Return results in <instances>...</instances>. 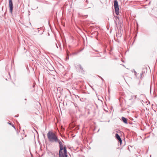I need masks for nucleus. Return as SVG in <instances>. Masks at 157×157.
I'll use <instances>...</instances> for the list:
<instances>
[{"label": "nucleus", "mask_w": 157, "mask_h": 157, "mask_svg": "<svg viewBox=\"0 0 157 157\" xmlns=\"http://www.w3.org/2000/svg\"><path fill=\"white\" fill-rule=\"evenodd\" d=\"M121 118L123 122H124L126 124H127L128 123L127 119H126L124 117H122Z\"/></svg>", "instance_id": "39448f33"}, {"label": "nucleus", "mask_w": 157, "mask_h": 157, "mask_svg": "<svg viewBox=\"0 0 157 157\" xmlns=\"http://www.w3.org/2000/svg\"><path fill=\"white\" fill-rule=\"evenodd\" d=\"M67 57H66V58L67 59V58L68 57V52H67Z\"/></svg>", "instance_id": "423d86ee"}, {"label": "nucleus", "mask_w": 157, "mask_h": 157, "mask_svg": "<svg viewBox=\"0 0 157 157\" xmlns=\"http://www.w3.org/2000/svg\"><path fill=\"white\" fill-rule=\"evenodd\" d=\"M25 100H26V99H25Z\"/></svg>", "instance_id": "9d476101"}, {"label": "nucleus", "mask_w": 157, "mask_h": 157, "mask_svg": "<svg viewBox=\"0 0 157 157\" xmlns=\"http://www.w3.org/2000/svg\"><path fill=\"white\" fill-rule=\"evenodd\" d=\"M115 137L119 141L120 144H121L122 141L120 136L118 135V134L116 133L115 135Z\"/></svg>", "instance_id": "20e7f679"}, {"label": "nucleus", "mask_w": 157, "mask_h": 157, "mask_svg": "<svg viewBox=\"0 0 157 157\" xmlns=\"http://www.w3.org/2000/svg\"><path fill=\"white\" fill-rule=\"evenodd\" d=\"M9 6L10 7V13H12L13 6L12 0H9Z\"/></svg>", "instance_id": "7ed1b4c3"}, {"label": "nucleus", "mask_w": 157, "mask_h": 157, "mask_svg": "<svg viewBox=\"0 0 157 157\" xmlns=\"http://www.w3.org/2000/svg\"><path fill=\"white\" fill-rule=\"evenodd\" d=\"M12 126H13V127H14V125H12Z\"/></svg>", "instance_id": "1a4fd4ad"}, {"label": "nucleus", "mask_w": 157, "mask_h": 157, "mask_svg": "<svg viewBox=\"0 0 157 157\" xmlns=\"http://www.w3.org/2000/svg\"><path fill=\"white\" fill-rule=\"evenodd\" d=\"M114 4L115 13L117 15H118L119 13V9L117 1L116 0H115L114 1Z\"/></svg>", "instance_id": "f03ea898"}, {"label": "nucleus", "mask_w": 157, "mask_h": 157, "mask_svg": "<svg viewBox=\"0 0 157 157\" xmlns=\"http://www.w3.org/2000/svg\"><path fill=\"white\" fill-rule=\"evenodd\" d=\"M8 123L10 124H11V123Z\"/></svg>", "instance_id": "6e6552de"}, {"label": "nucleus", "mask_w": 157, "mask_h": 157, "mask_svg": "<svg viewBox=\"0 0 157 157\" xmlns=\"http://www.w3.org/2000/svg\"><path fill=\"white\" fill-rule=\"evenodd\" d=\"M47 136L49 141L52 142H59V157H67V154L66 147H63L62 142L58 139L56 134L52 132H49L47 134Z\"/></svg>", "instance_id": "f257e3e1"}, {"label": "nucleus", "mask_w": 157, "mask_h": 157, "mask_svg": "<svg viewBox=\"0 0 157 157\" xmlns=\"http://www.w3.org/2000/svg\"><path fill=\"white\" fill-rule=\"evenodd\" d=\"M133 96L134 97L135 99L136 98V95H135V96L134 95Z\"/></svg>", "instance_id": "0eeeda50"}]
</instances>
